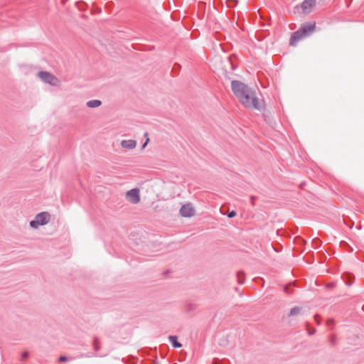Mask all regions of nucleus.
<instances>
[{
    "mask_svg": "<svg viewBox=\"0 0 364 364\" xmlns=\"http://www.w3.org/2000/svg\"><path fill=\"white\" fill-rule=\"evenodd\" d=\"M231 88L234 95L243 106L257 110L262 109V105L253 89L239 80H232Z\"/></svg>",
    "mask_w": 364,
    "mask_h": 364,
    "instance_id": "1",
    "label": "nucleus"
},
{
    "mask_svg": "<svg viewBox=\"0 0 364 364\" xmlns=\"http://www.w3.org/2000/svg\"><path fill=\"white\" fill-rule=\"evenodd\" d=\"M316 29L315 23H306L291 34L289 44L291 46H296L298 41L311 34Z\"/></svg>",
    "mask_w": 364,
    "mask_h": 364,
    "instance_id": "2",
    "label": "nucleus"
},
{
    "mask_svg": "<svg viewBox=\"0 0 364 364\" xmlns=\"http://www.w3.org/2000/svg\"><path fill=\"white\" fill-rule=\"evenodd\" d=\"M50 215L47 212H41L38 213L34 220L30 222V226L32 228L36 229L39 225L47 224L50 220Z\"/></svg>",
    "mask_w": 364,
    "mask_h": 364,
    "instance_id": "3",
    "label": "nucleus"
},
{
    "mask_svg": "<svg viewBox=\"0 0 364 364\" xmlns=\"http://www.w3.org/2000/svg\"><path fill=\"white\" fill-rule=\"evenodd\" d=\"M37 75L45 83L52 86L60 85V80L55 75L47 71H40Z\"/></svg>",
    "mask_w": 364,
    "mask_h": 364,
    "instance_id": "4",
    "label": "nucleus"
},
{
    "mask_svg": "<svg viewBox=\"0 0 364 364\" xmlns=\"http://www.w3.org/2000/svg\"><path fill=\"white\" fill-rule=\"evenodd\" d=\"M126 198L132 204H137L140 201L139 190L133 188L126 193Z\"/></svg>",
    "mask_w": 364,
    "mask_h": 364,
    "instance_id": "5",
    "label": "nucleus"
},
{
    "mask_svg": "<svg viewBox=\"0 0 364 364\" xmlns=\"http://www.w3.org/2000/svg\"><path fill=\"white\" fill-rule=\"evenodd\" d=\"M179 212L180 215L184 218H190L195 215V209L190 203L183 205Z\"/></svg>",
    "mask_w": 364,
    "mask_h": 364,
    "instance_id": "6",
    "label": "nucleus"
},
{
    "mask_svg": "<svg viewBox=\"0 0 364 364\" xmlns=\"http://www.w3.org/2000/svg\"><path fill=\"white\" fill-rule=\"evenodd\" d=\"M316 0H304L301 5L303 13L309 14L316 6Z\"/></svg>",
    "mask_w": 364,
    "mask_h": 364,
    "instance_id": "7",
    "label": "nucleus"
},
{
    "mask_svg": "<svg viewBox=\"0 0 364 364\" xmlns=\"http://www.w3.org/2000/svg\"><path fill=\"white\" fill-rule=\"evenodd\" d=\"M121 146L122 148L132 150L134 149L136 146V142L134 140H122L121 141Z\"/></svg>",
    "mask_w": 364,
    "mask_h": 364,
    "instance_id": "8",
    "label": "nucleus"
},
{
    "mask_svg": "<svg viewBox=\"0 0 364 364\" xmlns=\"http://www.w3.org/2000/svg\"><path fill=\"white\" fill-rule=\"evenodd\" d=\"M87 106L90 108L98 107L102 105V102L99 100H92L87 102Z\"/></svg>",
    "mask_w": 364,
    "mask_h": 364,
    "instance_id": "9",
    "label": "nucleus"
},
{
    "mask_svg": "<svg viewBox=\"0 0 364 364\" xmlns=\"http://www.w3.org/2000/svg\"><path fill=\"white\" fill-rule=\"evenodd\" d=\"M168 340L170 341V342L171 343V344L173 345V346L174 348H181V344L179 342H178V339H177L176 336H170L168 337Z\"/></svg>",
    "mask_w": 364,
    "mask_h": 364,
    "instance_id": "10",
    "label": "nucleus"
},
{
    "mask_svg": "<svg viewBox=\"0 0 364 364\" xmlns=\"http://www.w3.org/2000/svg\"><path fill=\"white\" fill-rule=\"evenodd\" d=\"M301 307H298V306L294 307L293 309H291V311L289 314V316H294L298 315L301 312Z\"/></svg>",
    "mask_w": 364,
    "mask_h": 364,
    "instance_id": "11",
    "label": "nucleus"
},
{
    "mask_svg": "<svg viewBox=\"0 0 364 364\" xmlns=\"http://www.w3.org/2000/svg\"><path fill=\"white\" fill-rule=\"evenodd\" d=\"M237 281L239 284H243L245 281V273L243 272H238L237 274Z\"/></svg>",
    "mask_w": 364,
    "mask_h": 364,
    "instance_id": "12",
    "label": "nucleus"
},
{
    "mask_svg": "<svg viewBox=\"0 0 364 364\" xmlns=\"http://www.w3.org/2000/svg\"><path fill=\"white\" fill-rule=\"evenodd\" d=\"M94 348L96 351H98L100 350V346L98 343V338H95L93 341Z\"/></svg>",
    "mask_w": 364,
    "mask_h": 364,
    "instance_id": "13",
    "label": "nucleus"
},
{
    "mask_svg": "<svg viewBox=\"0 0 364 364\" xmlns=\"http://www.w3.org/2000/svg\"><path fill=\"white\" fill-rule=\"evenodd\" d=\"M330 343L331 346H334L336 345V338L334 335L331 336L329 339Z\"/></svg>",
    "mask_w": 364,
    "mask_h": 364,
    "instance_id": "14",
    "label": "nucleus"
},
{
    "mask_svg": "<svg viewBox=\"0 0 364 364\" xmlns=\"http://www.w3.org/2000/svg\"><path fill=\"white\" fill-rule=\"evenodd\" d=\"M284 292L287 293V294H291L292 293V290L290 288V285H287V286L285 287Z\"/></svg>",
    "mask_w": 364,
    "mask_h": 364,
    "instance_id": "15",
    "label": "nucleus"
},
{
    "mask_svg": "<svg viewBox=\"0 0 364 364\" xmlns=\"http://www.w3.org/2000/svg\"><path fill=\"white\" fill-rule=\"evenodd\" d=\"M346 277L348 278V279L349 280V282H348V285H350L352 284V282H350L351 279L353 277L350 274H346Z\"/></svg>",
    "mask_w": 364,
    "mask_h": 364,
    "instance_id": "16",
    "label": "nucleus"
},
{
    "mask_svg": "<svg viewBox=\"0 0 364 364\" xmlns=\"http://www.w3.org/2000/svg\"><path fill=\"white\" fill-rule=\"evenodd\" d=\"M67 360H68V358L66 356H65V355L60 356V358L58 359V360L60 362H65V361H67Z\"/></svg>",
    "mask_w": 364,
    "mask_h": 364,
    "instance_id": "17",
    "label": "nucleus"
},
{
    "mask_svg": "<svg viewBox=\"0 0 364 364\" xmlns=\"http://www.w3.org/2000/svg\"><path fill=\"white\" fill-rule=\"evenodd\" d=\"M236 215V212L235 210H232L231 212H230L228 215V218H233Z\"/></svg>",
    "mask_w": 364,
    "mask_h": 364,
    "instance_id": "18",
    "label": "nucleus"
},
{
    "mask_svg": "<svg viewBox=\"0 0 364 364\" xmlns=\"http://www.w3.org/2000/svg\"><path fill=\"white\" fill-rule=\"evenodd\" d=\"M326 324L327 326H331L332 325L334 324V320L333 319H328L327 321H326Z\"/></svg>",
    "mask_w": 364,
    "mask_h": 364,
    "instance_id": "19",
    "label": "nucleus"
},
{
    "mask_svg": "<svg viewBox=\"0 0 364 364\" xmlns=\"http://www.w3.org/2000/svg\"><path fill=\"white\" fill-rule=\"evenodd\" d=\"M28 357V352H24V353H22V355H21V358H22L23 360L26 359Z\"/></svg>",
    "mask_w": 364,
    "mask_h": 364,
    "instance_id": "20",
    "label": "nucleus"
},
{
    "mask_svg": "<svg viewBox=\"0 0 364 364\" xmlns=\"http://www.w3.org/2000/svg\"><path fill=\"white\" fill-rule=\"evenodd\" d=\"M149 141V139L147 138L146 141L144 142V144L142 145V149H144L146 146V145L148 144Z\"/></svg>",
    "mask_w": 364,
    "mask_h": 364,
    "instance_id": "21",
    "label": "nucleus"
},
{
    "mask_svg": "<svg viewBox=\"0 0 364 364\" xmlns=\"http://www.w3.org/2000/svg\"><path fill=\"white\" fill-rule=\"evenodd\" d=\"M319 316L318 315L315 316V320L317 322L318 324L320 323Z\"/></svg>",
    "mask_w": 364,
    "mask_h": 364,
    "instance_id": "22",
    "label": "nucleus"
},
{
    "mask_svg": "<svg viewBox=\"0 0 364 364\" xmlns=\"http://www.w3.org/2000/svg\"><path fill=\"white\" fill-rule=\"evenodd\" d=\"M148 135H149V134H148V133H147V132L144 133V137H146V139H147V138H149V137H148Z\"/></svg>",
    "mask_w": 364,
    "mask_h": 364,
    "instance_id": "23",
    "label": "nucleus"
},
{
    "mask_svg": "<svg viewBox=\"0 0 364 364\" xmlns=\"http://www.w3.org/2000/svg\"><path fill=\"white\" fill-rule=\"evenodd\" d=\"M315 333V330H314V331H311V332H310L309 333H310V334H312V333Z\"/></svg>",
    "mask_w": 364,
    "mask_h": 364,
    "instance_id": "24",
    "label": "nucleus"
},
{
    "mask_svg": "<svg viewBox=\"0 0 364 364\" xmlns=\"http://www.w3.org/2000/svg\"><path fill=\"white\" fill-rule=\"evenodd\" d=\"M315 333V330H314V331H311V332H310L309 333H310V334H312V333Z\"/></svg>",
    "mask_w": 364,
    "mask_h": 364,
    "instance_id": "25",
    "label": "nucleus"
}]
</instances>
